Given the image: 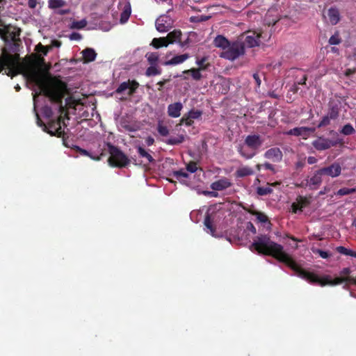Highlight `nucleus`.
Returning <instances> with one entry per match:
<instances>
[{
  "mask_svg": "<svg viewBox=\"0 0 356 356\" xmlns=\"http://www.w3.org/2000/svg\"><path fill=\"white\" fill-rule=\"evenodd\" d=\"M181 31L179 30H175L172 31H170L168 33L167 37V41L168 44H173L175 42H179L181 44L182 47H184L185 43L181 42Z\"/></svg>",
  "mask_w": 356,
  "mask_h": 356,
  "instance_id": "18",
  "label": "nucleus"
},
{
  "mask_svg": "<svg viewBox=\"0 0 356 356\" xmlns=\"http://www.w3.org/2000/svg\"><path fill=\"white\" fill-rule=\"evenodd\" d=\"M106 147H108L110 154L108 163L111 167L126 168L129 164V159L118 146H114L111 143H107Z\"/></svg>",
  "mask_w": 356,
  "mask_h": 356,
  "instance_id": "5",
  "label": "nucleus"
},
{
  "mask_svg": "<svg viewBox=\"0 0 356 356\" xmlns=\"http://www.w3.org/2000/svg\"><path fill=\"white\" fill-rule=\"evenodd\" d=\"M161 74V70L158 67V65H150L147 67L145 71V75L147 76L158 75Z\"/></svg>",
  "mask_w": 356,
  "mask_h": 356,
  "instance_id": "30",
  "label": "nucleus"
},
{
  "mask_svg": "<svg viewBox=\"0 0 356 356\" xmlns=\"http://www.w3.org/2000/svg\"><path fill=\"white\" fill-rule=\"evenodd\" d=\"M327 16L328 21H330V24L332 25L339 23L340 21V13L336 8L332 7L329 8L327 11Z\"/></svg>",
  "mask_w": 356,
  "mask_h": 356,
  "instance_id": "20",
  "label": "nucleus"
},
{
  "mask_svg": "<svg viewBox=\"0 0 356 356\" xmlns=\"http://www.w3.org/2000/svg\"><path fill=\"white\" fill-rule=\"evenodd\" d=\"M262 144L263 139L260 135L255 134L248 135L245 138L244 145L237 146V152L245 159H251Z\"/></svg>",
  "mask_w": 356,
  "mask_h": 356,
  "instance_id": "4",
  "label": "nucleus"
},
{
  "mask_svg": "<svg viewBox=\"0 0 356 356\" xmlns=\"http://www.w3.org/2000/svg\"><path fill=\"white\" fill-rule=\"evenodd\" d=\"M5 47L2 49V54L6 52L8 54H14L13 55L18 54L19 47L21 45V40L3 41Z\"/></svg>",
  "mask_w": 356,
  "mask_h": 356,
  "instance_id": "13",
  "label": "nucleus"
},
{
  "mask_svg": "<svg viewBox=\"0 0 356 356\" xmlns=\"http://www.w3.org/2000/svg\"><path fill=\"white\" fill-rule=\"evenodd\" d=\"M334 145L332 141L327 138H318L313 142V146L318 151L325 150Z\"/></svg>",
  "mask_w": 356,
  "mask_h": 356,
  "instance_id": "14",
  "label": "nucleus"
},
{
  "mask_svg": "<svg viewBox=\"0 0 356 356\" xmlns=\"http://www.w3.org/2000/svg\"><path fill=\"white\" fill-rule=\"evenodd\" d=\"M139 83L135 80L123 81L120 84L119 87L115 89V92L122 94L127 91V94L129 96H131L136 92Z\"/></svg>",
  "mask_w": 356,
  "mask_h": 356,
  "instance_id": "9",
  "label": "nucleus"
},
{
  "mask_svg": "<svg viewBox=\"0 0 356 356\" xmlns=\"http://www.w3.org/2000/svg\"><path fill=\"white\" fill-rule=\"evenodd\" d=\"M350 268L349 267L343 268L340 271V273H339L340 276L339 277L343 278V277H350Z\"/></svg>",
  "mask_w": 356,
  "mask_h": 356,
  "instance_id": "56",
  "label": "nucleus"
},
{
  "mask_svg": "<svg viewBox=\"0 0 356 356\" xmlns=\"http://www.w3.org/2000/svg\"><path fill=\"white\" fill-rule=\"evenodd\" d=\"M186 169L191 173L196 172L198 169L197 162L193 161H190L186 164Z\"/></svg>",
  "mask_w": 356,
  "mask_h": 356,
  "instance_id": "46",
  "label": "nucleus"
},
{
  "mask_svg": "<svg viewBox=\"0 0 356 356\" xmlns=\"http://www.w3.org/2000/svg\"><path fill=\"white\" fill-rule=\"evenodd\" d=\"M201 70L200 69L196 68H191L189 70H186L183 72L184 74H190L193 80L200 81L202 79V74L200 73Z\"/></svg>",
  "mask_w": 356,
  "mask_h": 356,
  "instance_id": "28",
  "label": "nucleus"
},
{
  "mask_svg": "<svg viewBox=\"0 0 356 356\" xmlns=\"http://www.w3.org/2000/svg\"><path fill=\"white\" fill-rule=\"evenodd\" d=\"M291 209L293 213H296L298 211H300V208L299 207L298 204L296 202L292 203Z\"/></svg>",
  "mask_w": 356,
  "mask_h": 356,
  "instance_id": "62",
  "label": "nucleus"
},
{
  "mask_svg": "<svg viewBox=\"0 0 356 356\" xmlns=\"http://www.w3.org/2000/svg\"><path fill=\"white\" fill-rule=\"evenodd\" d=\"M42 113L43 115V117L52 120L51 118L53 116V111L50 106H44L42 108Z\"/></svg>",
  "mask_w": 356,
  "mask_h": 356,
  "instance_id": "42",
  "label": "nucleus"
},
{
  "mask_svg": "<svg viewBox=\"0 0 356 356\" xmlns=\"http://www.w3.org/2000/svg\"><path fill=\"white\" fill-rule=\"evenodd\" d=\"M137 152L139 156L145 158L147 161V162L153 163L154 161L152 155L147 152V151L143 147L138 146L137 147Z\"/></svg>",
  "mask_w": 356,
  "mask_h": 356,
  "instance_id": "29",
  "label": "nucleus"
},
{
  "mask_svg": "<svg viewBox=\"0 0 356 356\" xmlns=\"http://www.w3.org/2000/svg\"><path fill=\"white\" fill-rule=\"evenodd\" d=\"M181 124H185L186 126H191L193 124V120H192L188 116H187L186 114H185L181 119Z\"/></svg>",
  "mask_w": 356,
  "mask_h": 356,
  "instance_id": "54",
  "label": "nucleus"
},
{
  "mask_svg": "<svg viewBox=\"0 0 356 356\" xmlns=\"http://www.w3.org/2000/svg\"><path fill=\"white\" fill-rule=\"evenodd\" d=\"M63 99V97L61 98V102H56L49 99L51 102L58 104L60 115L56 119L49 120L47 124H44L38 115H36L38 126L40 127L42 131L47 132L50 136L58 138H60L65 133V131L62 129V124L65 125L62 115L64 114V117L68 119V113L65 107L62 106Z\"/></svg>",
  "mask_w": 356,
  "mask_h": 356,
  "instance_id": "3",
  "label": "nucleus"
},
{
  "mask_svg": "<svg viewBox=\"0 0 356 356\" xmlns=\"http://www.w3.org/2000/svg\"><path fill=\"white\" fill-rule=\"evenodd\" d=\"M65 2L63 0H49V7L51 9H57L65 6Z\"/></svg>",
  "mask_w": 356,
  "mask_h": 356,
  "instance_id": "38",
  "label": "nucleus"
},
{
  "mask_svg": "<svg viewBox=\"0 0 356 356\" xmlns=\"http://www.w3.org/2000/svg\"><path fill=\"white\" fill-rule=\"evenodd\" d=\"M307 162L310 165H313L317 162V159L314 156H309L307 159Z\"/></svg>",
  "mask_w": 356,
  "mask_h": 356,
  "instance_id": "64",
  "label": "nucleus"
},
{
  "mask_svg": "<svg viewBox=\"0 0 356 356\" xmlns=\"http://www.w3.org/2000/svg\"><path fill=\"white\" fill-rule=\"evenodd\" d=\"M81 54L83 56V61L85 63L95 61L97 57V53L95 49L89 47L83 49Z\"/></svg>",
  "mask_w": 356,
  "mask_h": 356,
  "instance_id": "22",
  "label": "nucleus"
},
{
  "mask_svg": "<svg viewBox=\"0 0 356 356\" xmlns=\"http://www.w3.org/2000/svg\"><path fill=\"white\" fill-rule=\"evenodd\" d=\"M5 74L11 78L24 74L28 81L39 87L41 94L53 102H60L65 97V83L51 77L47 72L43 71L36 60L29 61L24 66H21L18 61L16 65L8 67Z\"/></svg>",
  "mask_w": 356,
  "mask_h": 356,
  "instance_id": "2",
  "label": "nucleus"
},
{
  "mask_svg": "<svg viewBox=\"0 0 356 356\" xmlns=\"http://www.w3.org/2000/svg\"><path fill=\"white\" fill-rule=\"evenodd\" d=\"M37 50L40 51L41 53H43L44 55H47L49 51V49L46 46H43L42 44H40L37 46Z\"/></svg>",
  "mask_w": 356,
  "mask_h": 356,
  "instance_id": "60",
  "label": "nucleus"
},
{
  "mask_svg": "<svg viewBox=\"0 0 356 356\" xmlns=\"http://www.w3.org/2000/svg\"><path fill=\"white\" fill-rule=\"evenodd\" d=\"M88 22L86 19H83L80 21H73L70 24V28L71 29L81 30L86 27Z\"/></svg>",
  "mask_w": 356,
  "mask_h": 356,
  "instance_id": "31",
  "label": "nucleus"
},
{
  "mask_svg": "<svg viewBox=\"0 0 356 356\" xmlns=\"http://www.w3.org/2000/svg\"><path fill=\"white\" fill-rule=\"evenodd\" d=\"M253 215H254L257 220L261 222L266 223L268 221V216L261 211H254Z\"/></svg>",
  "mask_w": 356,
  "mask_h": 356,
  "instance_id": "44",
  "label": "nucleus"
},
{
  "mask_svg": "<svg viewBox=\"0 0 356 356\" xmlns=\"http://www.w3.org/2000/svg\"><path fill=\"white\" fill-rule=\"evenodd\" d=\"M257 168L260 170L261 167L264 168V169H266V170H270L271 172H275V168L273 165L270 164V163L268 162H266L265 163L261 165V164H257Z\"/></svg>",
  "mask_w": 356,
  "mask_h": 356,
  "instance_id": "52",
  "label": "nucleus"
},
{
  "mask_svg": "<svg viewBox=\"0 0 356 356\" xmlns=\"http://www.w3.org/2000/svg\"><path fill=\"white\" fill-rule=\"evenodd\" d=\"M337 250L339 253H341V254H343L345 255H348V256L350 255V252H351V250H349L343 246H338L337 248Z\"/></svg>",
  "mask_w": 356,
  "mask_h": 356,
  "instance_id": "55",
  "label": "nucleus"
},
{
  "mask_svg": "<svg viewBox=\"0 0 356 356\" xmlns=\"http://www.w3.org/2000/svg\"><path fill=\"white\" fill-rule=\"evenodd\" d=\"M18 60H19V54L12 55V54L4 52L1 56L0 72H2L6 67L16 65Z\"/></svg>",
  "mask_w": 356,
  "mask_h": 356,
  "instance_id": "10",
  "label": "nucleus"
},
{
  "mask_svg": "<svg viewBox=\"0 0 356 356\" xmlns=\"http://www.w3.org/2000/svg\"><path fill=\"white\" fill-rule=\"evenodd\" d=\"M209 17L201 16V17H191V21L193 22H204L208 19Z\"/></svg>",
  "mask_w": 356,
  "mask_h": 356,
  "instance_id": "57",
  "label": "nucleus"
},
{
  "mask_svg": "<svg viewBox=\"0 0 356 356\" xmlns=\"http://www.w3.org/2000/svg\"><path fill=\"white\" fill-rule=\"evenodd\" d=\"M213 44L215 47L221 48L222 50L228 47L231 43L227 38L222 35H218L214 38Z\"/></svg>",
  "mask_w": 356,
  "mask_h": 356,
  "instance_id": "24",
  "label": "nucleus"
},
{
  "mask_svg": "<svg viewBox=\"0 0 356 356\" xmlns=\"http://www.w3.org/2000/svg\"><path fill=\"white\" fill-rule=\"evenodd\" d=\"M188 58H189L188 54L177 55V56L172 57L171 59L165 61L164 63H163V65H164L165 66L176 65L181 64V63L185 62Z\"/></svg>",
  "mask_w": 356,
  "mask_h": 356,
  "instance_id": "19",
  "label": "nucleus"
},
{
  "mask_svg": "<svg viewBox=\"0 0 356 356\" xmlns=\"http://www.w3.org/2000/svg\"><path fill=\"white\" fill-rule=\"evenodd\" d=\"M169 81V79H164V80H162V81H159L158 83H157V85L159 86V88H158V90L159 91H161L162 90V88L163 87V86L165 85V83Z\"/></svg>",
  "mask_w": 356,
  "mask_h": 356,
  "instance_id": "61",
  "label": "nucleus"
},
{
  "mask_svg": "<svg viewBox=\"0 0 356 356\" xmlns=\"http://www.w3.org/2000/svg\"><path fill=\"white\" fill-rule=\"evenodd\" d=\"M332 120V118H330L329 115H327L323 116L321 121H320L319 123L318 124L317 127L321 128V127H323L330 124Z\"/></svg>",
  "mask_w": 356,
  "mask_h": 356,
  "instance_id": "48",
  "label": "nucleus"
},
{
  "mask_svg": "<svg viewBox=\"0 0 356 356\" xmlns=\"http://www.w3.org/2000/svg\"><path fill=\"white\" fill-rule=\"evenodd\" d=\"M183 105L180 102L172 103L168 106V115L170 118H179Z\"/></svg>",
  "mask_w": 356,
  "mask_h": 356,
  "instance_id": "17",
  "label": "nucleus"
},
{
  "mask_svg": "<svg viewBox=\"0 0 356 356\" xmlns=\"http://www.w3.org/2000/svg\"><path fill=\"white\" fill-rule=\"evenodd\" d=\"M156 29L159 32L168 31L170 23L168 22V17L161 16L156 21Z\"/></svg>",
  "mask_w": 356,
  "mask_h": 356,
  "instance_id": "23",
  "label": "nucleus"
},
{
  "mask_svg": "<svg viewBox=\"0 0 356 356\" xmlns=\"http://www.w3.org/2000/svg\"><path fill=\"white\" fill-rule=\"evenodd\" d=\"M356 192L355 188H341L337 192V196L348 195Z\"/></svg>",
  "mask_w": 356,
  "mask_h": 356,
  "instance_id": "37",
  "label": "nucleus"
},
{
  "mask_svg": "<svg viewBox=\"0 0 356 356\" xmlns=\"http://www.w3.org/2000/svg\"><path fill=\"white\" fill-rule=\"evenodd\" d=\"M145 58L150 65H158L159 54L156 52L146 53Z\"/></svg>",
  "mask_w": 356,
  "mask_h": 356,
  "instance_id": "27",
  "label": "nucleus"
},
{
  "mask_svg": "<svg viewBox=\"0 0 356 356\" xmlns=\"http://www.w3.org/2000/svg\"><path fill=\"white\" fill-rule=\"evenodd\" d=\"M20 29L16 26H12L10 24H8L0 30V37L3 41L20 40Z\"/></svg>",
  "mask_w": 356,
  "mask_h": 356,
  "instance_id": "7",
  "label": "nucleus"
},
{
  "mask_svg": "<svg viewBox=\"0 0 356 356\" xmlns=\"http://www.w3.org/2000/svg\"><path fill=\"white\" fill-rule=\"evenodd\" d=\"M184 140L183 135L178 136L177 137L170 138L166 140V143L170 145H177L182 143Z\"/></svg>",
  "mask_w": 356,
  "mask_h": 356,
  "instance_id": "35",
  "label": "nucleus"
},
{
  "mask_svg": "<svg viewBox=\"0 0 356 356\" xmlns=\"http://www.w3.org/2000/svg\"><path fill=\"white\" fill-rule=\"evenodd\" d=\"M340 133L343 136H350L355 133V129L351 124H346L342 127Z\"/></svg>",
  "mask_w": 356,
  "mask_h": 356,
  "instance_id": "34",
  "label": "nucleus"
},
{
  "mask_svg": "<svg viewBox=\"0 0 356 356\" xmlns=\"http://www.w3.org/2000/svg\"><path fill=\"white\" fill-rule=\"evenodd\" d=\"M68 38L72 40H80L82 38V36L78 32H72Z\"/></svg>",
  "mask_w": 356,
  "mask_h": 356,
  "instance_id": "58",
  "label": "nucleus"
},
{
  "mask_svg": "<svg viewBox=\"0 0 356 356\" xmlns=\"http://www.w3.org/2000/svg\"><path fill=\"white\" fill-rule=\"evenodd\" d=\"M341 38L339 37V35L338 33H334L333 35L328 39V43H330V45H337L341 43Z\"/></svg>",
  "mask_w": 356,
  "mask_h": 356,
  "instance_id": "45",
  "label": "nucleus"
},
{
  "mask_svg": "<svg viewBox=\"0 0 356 356\" xmlns=\"http://www.w3.org/2000/svg\"><path fill=\"white\" fill-rule=\"evenodd\" d=\"M60 138H63V144L64 146H65L67 147H70L72 149V147L74 146L72 144V140L69 139L68 136H66L65 133H64L63 134V136H60Z\"/></svg>",
  "mask_w": 356,
  "mask_h": 356,
  "instance_id": "51",
  "label": "nucleus"
},
{
  "mask_svg": "<svg viewBox=\"0 0 356 356\" xmlns=\"http://www.w3.org/2000/svg\"><path fill=\"white\" fill-rule=\"evenodd\" d=\"M37 5L36 0H28V6L29 8L34 9Z\"/></svg>",
  "mask_w": 356,
  "mask_h": 356,
  "instance_id": "63",
  "label": "nucleus"
},
{
  "mask_svg": "<svg viewBox=\"0 0 356 356\" xmlns=\"http://www.w3.org/2000/svg\"><path fill=\"white\" fill-rule=\"evenodd\" d=\"M261 34L254 31L246 32L243 42H240L244 45V48H252L260 45Z\"/></svg>",
  "mask_w": 356,
  "mask_h": 356,
  "instance_id": "8",
  "label": "nucleus"
},
{
  "mask_svg": "<svg viewBox=\"0 0 356 356\" xmlns=\"http://www.w3.org/2000/svg\"><path fill=\"white\" fill-rule=\"evenodd\" d=\"M168 44L166 38H154L151 42V45L156 49L168 47Z\"/></svg>",
  "mask_w": 356,
  "mask_h": 356,
  "instance_id": "26",
  "label": "nucleus"
},
{
  "mask_svg": "<svg viewBox=\"0 0 356 356\" xmlns=\"http://www.w3.org/2000/svg\"><path fill=\"white\" fill-rule=\"evenodd\" d=\"M252 248H254L258 254L271 256L279 261L284 263L293 270L297 275L312 284H317L321 286L325 285L335 286L341 284L343 282L346 283V286L348 284L356 285V277H347L343 278L335 277L334 279H332L330 276L325 275L323 277H320L313 273L304 270L296 264L290 255L284 251V247L282 245L271 241L270 236L267 234L257 236L251 245L250 249L252 250Z\"/></svg>",
  "mask_w": 356,
  "mask_h": 356,
  "instance_id": "1",
  "label": "nucleus"
},
{
  "mask_svg": "<svg viewBox=\"0 0 356 356\" xmlns=\"http://www.w3.org/2000/svg\"><path fill=\"white\" fill-rule=\"evenodd\" d=\"M231 185V181L227 178L223 177L221 179L213 181L211 185H210V188L216 191H222L229 188Z\"/></svg>",
  "mask_w": 356,
  "mask_h": 356,
  "instance_id": "16",
  "label": "nucleus"
},
{
  "mask_svg": "<svg viewBox=\"0 0 356 356\" xmlns=\"http://www.w3.org/2000/svg\"><path fill=\"white\" fill-rule=\"evenodd\" d=\"M295 203L298 204L300 208V211H302L303 208L309 205V201L305 197L299 196L296 198V202Z\"/></svg>",
  "mask_w": 356,
  "mask_h": 356,
  "instance_id": "39",
  "label": "nucleus"
},
{
  "mask_svg": "<svg viewBox=\"0 0 356 356\" xmlns=\"http://www.w3.org/2000/svg\"><path fill=\"white\" fill-rule=\"evenodd\" d=\"M173 175L176 177L177 179L181 180V178H188L189 175L183 171V170H176L173 172Z\"/></svg>",
  "mask_w": 356,
  "mask_h": 356,
  "instance_id": "50",
  "label": "nucleus"
},
{
  "mask_svg": "<svg viewBox=\"0 0 356 356\" xmlns=\"http://www.w3.org/2000/svg\"><path fill=\"white\" fill-rule=\"evenodd\" d=\"M235 175L237 178H242L248 175H254V170L251 167H239Z\"/></svg>",
  "mask_w": 356,
  "mask_h": 356,
  "instance_id": "25",
  "label": "nucleus"
},
{
  "mask_svg": "<svg viewBox=\"0 0 356 356\" xmlns=\"http://www.w3.org/2000/svg\"><path fill=\"white\" fill-rule=\"evenodd\" d=\"M273 193L272 188L270 187H258L257 188V194L260 196L268 195Z\"/></svg>",
  "mask_w": 356,
  "mask_h": 356,
  "instance_id": "40",
  "label": "nucleus"
},
{
  "mask_svg": "<svg viewBox=\"0 0 356 356\" xmlns=\"http://www.w3.org/2000/svg\"><path fill=\"white\" fill-rule=\"evenodd\" d=\"M340 104L341 103L339 102L334 101H331L327 104V115H330V118H332V120H335L339 117Z\"/></svg>",
  "mask_w": 356,
  "mask_h": 356,
  "instance_id": "15",
  "label": "nucleus"
},
{
  "mask_svg": "<svg viewBox=\"0 0 356 356\" xmlns=\"http://www.w3.org/2000/svg\"><path fill=\"white\" fill-rule=\"evenodd\" d=\"M312 252L314 254H318L319 257L323 259H327L331 257L332 254L327 251L323 250L316 248H312Z\"/></svg>",
  "mask_w": 356,
  "mask_h": 356,
  "instance_id": "36",
  "label": "nucleus"
},
{
  "mask_svg": "<svg viewBox=\"0 0 356 356\" xmlns=\"http://www.w3.org/2000/svg\"><path fill=\"white\" fill-rule=\"evenodd\" d=\"M157 131L161 136H167L169 134L167 126L163 124L161 122L158 124Z\"/></svg>",
  "mask_w": 356,
  "mask_h": 356,
  "instance_id": "43",
  "label": "nucleus"
},
{
  "mask_svg": "<svg viewBox=\"0 0 356 356\" xmlns=\"http://www.w3.org/2000/svg\"><path fill=\"white\" fill-rule=\"evenodd\" d=\"M186 115H188V116L192 120L198 119L202 115V111L199 110H191L187 113Z\"/></svg>",
  "mask_w": 356,
  "mask_h": 356,
  "instance_id": "49",
  "label": "nucleus"
},
{
  "mask_svg": "<svg viewBox=\"0 0 356 356\" xmlns=\"http://www.w3.org/2000/svg\"><path fill=\"white\" fill-rule=\"evenodd\" d=\"M318 170L324 177H331L332 178L339 176L341 172V165L337 162H334L329 166L323 167Z\"/></svg>",
  "mask_w": 356,
  "mask_h": 356,
  "instance_id": "11",
  "label": "nucleus"
},
{
  "mask_svg": "<svg viewBox=\"0 0 356 356\" xmlns=\"http://www.w3.org/2000/svg\"><path fill=\"white\" fill-rule=\"evenodd\" d=\"M72 149L74 150H75L76 152H77L78 153H80V154L82 155V156H88L90 159H92L93 160H95V161H99L100 160V157L99 156H97V157L93 156L92 155L90 154V153L89 152H88L85 149H82L79 146H73Z\"/></svg>",
  "mask_w": 356,
  "mask_h": 356,
  "instance_id": "32",
  "label": "nucleus"
},
{
  "mask_svg": "<svg viewBox=\"0 0 356 356\" xmlns=\"http://www.w3.org/2000/svg\"><path fill=\"white\" fill-rule=\"evenodd\" d=\"M306 130H307V129L305 128V127H296V128H293V129L289 130V131L286 132V134L288 135H293L296 136H301L302 132Z\"/></svg>",
  "mask_w": 356,
  "mask_h": 356,
  "instance_id": "41",
  "label": "nucleus"
},
{
  "mask_svg": "<svg viewBox=\"0 0 356 356\" xmlns=\"http://www.w3.org/2000/svg\"><path fill=\"white\" fill-rule=\"evenodd\" d=\"M207 58L203 57L200 60H197V65L198 67L197 69H200V70L203 71L207 69L209 67V64L206 63Z\"/></svg>",
  "mask_w": 356,
  "mask_h": 356,
  "instance_id": "47",
  "label": "nucleus"
},
{
  "mask_svg": "<svg viewBox=\"0 0 356 356\" xmlns=\"http://www.w3.org/2000/svg\"><path fill=\"white\" fill-rule=\"evenodd\" d=\"M264 157L273 162H280L283 159V153L279 147H274L266 151Z\"/></svg>",
  "mask_w": 356,
  "mask_h": 356,
  "instance_id": "12",
  "label": "nucleus"
},
{
  "mask_svg": "<svg viewBox=\"0 0 356 356\" xmlns=\"http://www.w3.org/2000/svg\"><path fill=\"white\" fill-rule=\"evenodd\" d=\"M252 76H253V79H254V80L255 81L256 86L257 88H259L260 86H261V77L259 76V74L254 73V74H253Z\"/></svg>",
  "mask_w": 356,
  "mask_h": 356,
  "instance_id": "59",
  "label": "nucleus"
},
{
  "mask_svg": "<svg viewBox=\"0 0 356 356\" xmlns=\"http://www.w3.org/2000/svg\"><path fill=\"white\" fill-rule=\"evenodd\" d=\"M204 224L205 227L209 229V233L214 236V232L216 231L214 226L213 225L212 220L210 218L209 214H207L204 218Z\"/></svg>",
  "mask_w": 356,
  "mask_h": 356,
  "instance_id": "33",
  "label": "nucleus"
},
{
  "mask_svg": "<svg viewBox=\"0 0 356 356\" xmlns=\"http://www.w3.org/2000/svg\"><path fill=\"white\" fill-rule=\"evenodd\" d=\"M324 175L318 170L309 180V185L311 188H316L322 183Z\"/></svg>",
  "mask_w": 356,
  "mask_h": 356,
  "instance_id": "21",
  "label": "nucleus"
},
{
  "mask_svg": "<svg viewBox=\"0 0 356 356\" xmlns=\"http://www.w3.org/2000/svg\"><path fill=\"white\" fill-rule=\"evenodd\" d=\"M130 14H131L130 9H127V10L122 11L121 13V16H120L121 23H124L126 22H127V20L130 16Z\"/></svg>",
  "mask_w": 356,
  "mask_h": 356,
  "instance_id": "53",
  "label": "nucleus"
},
{
  "mask_svg": "<svg viewBox=\"0 0 356 356\" xmlns=\"http://www.w3.org/2000/svg\"><path fill=\"white\" fill-rule=\"evenodd\" d=\"M244 44H242L240 42H234L222 51L220 57L229 60H234L239 56L244 55Z\"/></svg>",
  "mask_w": 356,
  "mask_h": 356,
  "instance_id": "6",
  "label": "nucleus"
}]
</instances>
